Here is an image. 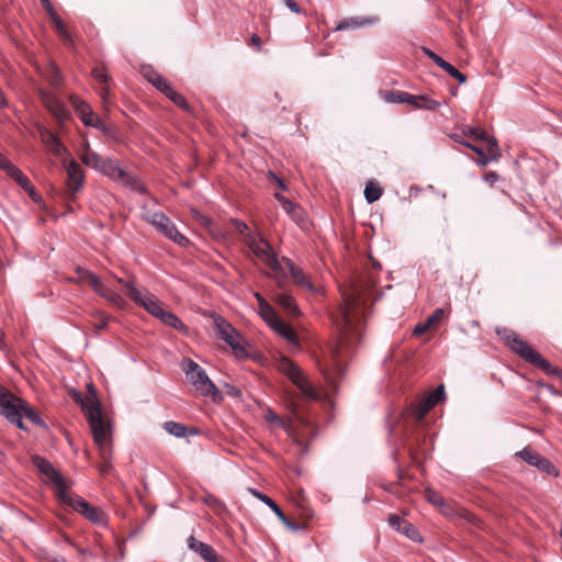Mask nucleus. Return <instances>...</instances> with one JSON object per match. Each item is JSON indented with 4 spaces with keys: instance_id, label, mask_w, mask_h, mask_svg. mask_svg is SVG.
I'll return each mask as SVG.
<instances>
[{
    "instance_id": "53",
    "label": "nucleus",
    "mask_w": 562,
    "mask_h": 562,
    "mask_svg": "<svg viewBox=\"0 0 562 562\" xmlns=\"http://www.w3.org/2000/svg\"><path fill=\"white\" fill-rule=\"evenodd\" d=\"M290 216L292 217V220L299 224L300 226H304V221H305V216L303 214V211L302 209L300 207V211H297L296 213L294 214H290Z\"/></svg>"
},
{
    "instance_id": "19",
    "label": "nucleus",
    "mask_w": 562,
    "mask_h": 562,
    "mask_svg": "<svg viewBox=\"0 0 562 562\" xmlns=\"http://www.w3.org/2000/svg\"><path fill=\"white\" fill-rule=\"evenodd\" d=\"M423 53L429 57L438 67L447 71L453 79L458 80L460 83H464L467 81L465 75H463L459 69H457L453 65L446 61L435 52H432L428 47H423Z\"/></svg>"
},
{
    "instance_id": "1",
    "label": "nucleus",
    "mask_w": 562,
    "mask_h": 562,
    "mask_svg": "<svg viewBox=\"0 0 562 562\" xmlns=\"http://www.w3.org/2000/svg\"><path fill=\"white\" fill-rule=\"evenodd\" d=\"M337 322V337L325 355L326 370L342 374L345 359L361 342L363 311L360 296L356 291L344 294V307Z\"/></svg>"
},
{
    "instance_id": "6",
    "label": "nucleus",
    "mask_w": 562,
    "mask_h": 562,
    "mask_svg": "<svg viewBox=\"0 0 562 562\" xmlns=\"http://www.w3.org/2000/svg\"><path fill=\"white\" fill-rule=\"evenodd\" d=\"M187 379L191 382L196 392L203 396L216 395L217 387L211 381L205 370L191 359H186L182 363Z\"/></svg>"
},
{
    "instance_id": "22",
    "label": "nucleus",
    "mask_w": 562,
    "mask_h": 562,
    "mask_svg": "<svg viewBox=\"0 0 562 562\" xmlns=\"http://www.w3.org/2000/svg\"><path fill=\"white\" fill-rule=\"evenodd\" d=\"M92 289L98 295L109 301L112 305L119 308H124L125 300L123 296L113 291L110 285L103 283L100 279H98L97 285H93Z\"/></svg>"
},
{
    "instance_id": "24",
    "label": "nucleus",
    "mask_w": 562,
    "mask_h": 562,
    "mask_svg": "<svg viewBox=\"0 0 562 562\" xmlns=\"http://www.w3.org/2000/svg\"><path fill=\"white\" fill-rule=\"evenodd\" d=\"M274 302L290 316H299L300 311L294 297L286 291H280L274 295Z\"/></svg>"
},
{
    "instance_id": "46",
    "label": "nucleus",
    "mask_w": 562,
    "mask_h": 562,
    "mask_svg": "<svg viewBox=\"0 0 562 562\" xmlns=\"http://www.w3.org/2000/svg\"><path fill=\"white\" fill-rule=\"evenodd\" d=\"M93 78L101 83H106L110 79V76L106 74L105 68L103 67H95L92 70Z\"/></svg>"
},
{
    "instance_id": "8",
    "label": "nucleus",
    "mask_w": 562,
    "mask_h": 562,
    "mask_svg": "<svg viewBox=\"0 0 562 562\" xmlns=\"http://www.w3.org/2000/svg\"><path fill=\"white\" fill-rule=\"evenodd\" d=\"M280 370L289 378L290 381L300 390L301 395L308 401L316 400L317 393L301 369L290 359L282 358L280 361Z\"/></svg>"
},
{
    "instance_id": "60",
    "label": "nucleus",
    "mask_w": 562,
    "mask_h": 562,
    "mask_svg": "<svg viewBox=\"0 0 562 562\" xmlns=\"http://www.w3.org/2000/svg\"><path fill=\"white\" fill-rule=\"evenodd\" d=\"M492 160H494V159H493V156H491V155H486V154L484 153V156H480V157H479V161H477V162H479V165H480V166L485 167V166H486V165H488V164H490V161H492Z\"/></svg>"
},
{
    "instance_id": "3",
    "label": "nucleus",
    "mask_w": 562,
    "mask_h": 562,
    "mask_svg": "<svg viewBox=\"0 0 562 562\" xmlns=\"http://www.w3.org/2000/svg\"><path fill=\"white\" fill-rule=\"evenodd\" d=\"M245 244L251 252L276 273H283V267L265 237L256 233L245 236Z\"/></svg>"
},
{
    "instance_id": "48",
    "label": "nucleus",
    "mask_w": 562,
    "mask_h": 562,
    "mask_svg": "<svg viewBox=\"0 0 562 562\" xmlns=\"http://www.w3.org/2000/svg\"><path fill=\"white\" fill-rule=\"evenodd\" d=\"M15 167L16 166L0 153V169L4 170L9 176Z\"/></svg>"
},
{
    "instance_id": "33",
    "label": "nucleus",
    "mask_w": 562,
    "mask_h": 562,
    "mask_svg": "<svg viewBox=\"0 0 562 562\" xmlns=\"http://www.w3.org/2000/svg\"><path fill=\"white\" fill-rule=\"evenodd\" d=\"M9 177H11L23 190H25L30 194H35L34 186L18 167H15L12 170Z\"/></svg>"
},
{
    "instance_id": "7",
    "label": "nucleus",
    "mask_w": 562,
    "mask_h": 562,
    "mask_svg": "<svg viewBox=\"0 0 562 562\" xmlns=\"http://www.w3.org/2000/svg\"><path fill=\"white\" fill-rule=\"evenodd\" d=\"M144 220L151 224L166 238L172 240L179 246L189 245V239L178 231L175 223H172V221L162 212H146Z\"/></svg>"
},
{
    "instance_id": "36",
    "label": "nucleus",
    "mask_w": 562,
    "mask_h": 562,
    "mask_svg": "<svg viewBox=\"0 0 562 562\" xmlns=\"http://www.w3.org/2000/svg\"><path fill=\"white\" fill-rule=\"evenodd\" d=\"M50 20L53 21L55 27H56V32L58 33V35L67 43H70L71 42V36L69 34V32L67 31L66 29V25L65 23L63 22V20L60 19V16L57 14L56 10L48 13Z\"/></svg>"
},
{
    "instance_id": "25",
    "label": "nucleus",
    "mask_w": 562,
    "mask_h": 562,
    "mask_svg": "<svg viewBox=\"0 0 562 562\" xmlns=\"http://www.w3.org/2000/svg\"><path fill=\"white\" fill-rule=\"evenodd\" d=\"M265 419L267 423H270L272 425H276L277 427L283 428L291 437L294 438V440L297 442V445H302V441L295 436L294 429L292 428V426L288 422H285L281 417H279L272 409L269 408L267 411V413L265 415Z\"/></svg>"
},
{
    "instance_id": "35",
    "label": "nucleus",
    "mask_w": 562,
    "mask_h": 562,
    "mask_svg": "<svg viewBox=\"0 0 562 562\" xmlns=\"http://www.w3.org/2000/svg\"><path fill=\"white\" fill-rule=\"evenodd\" d=\"M164 94L180 109L184 110L186 112H191V106L187 102L186 98L178 93L171 86L164 92Z\"/></svg>"
},
{
    "instance_id": "43",
    "label": "nucleus",
    "mask_w": 562,
    "mask_h": 562,
    "mask_svg": "<svg viewBox=\"0 0 562 562\" xmlns=\"http://www.w3.org/2000/svg\"><path fill=\"white\" fill-rule=\"evenodd\" d=\"M463 135L471 136L475 140H483L486 138L487 133L479 127L468 126L463 130Z\"/></svg>"
},
{
    "instance_id": "28",
    "label": "nucleus",
    "mask_w": 562,
    "mask_h": 562,
    "mask_svg": "<svg viewBox=\"0 0 562 562\" xmlns=\"http://www.w3.org/2000/svg\"><path fill=\"white\" fill-rule=\"evenodd\" d=\"M99 171L113 179H124L126 177V172L113 159H104Z\"/></svg>"
},
{
    "instance_id": "31",
    "label": "nucleus",
    "mask_w": 562,
    "mask_h": 562,
    "mask_svg": "<svg viewBox=\"0 0 562 562\" xmlns=\"http://www.w3.org/2000/svg\"><path fill=\"white\" fill-rule=\"evenodd\" d=\"M188 548L196 552L203 560L211 555L214 550L212 546L199 541L194 536L188 538Z\"/></svg>"
},
{
    "instance_id": "52",
    "label": "nucleus",
    "mask_w": 562,
    "mask_h": 562,
    "mask_svg": "<svg viewBox=\"0 0 562 562\" xmlns=\"http://www.w3.org/2000/svg\"><path fill=\"white\" fill-rule=\"evenodd\" d=\"M430 327H431V325L427 321H425L424 323L417 324L414 327L413 334L415 336H420V335L425 334Z\"/></svg>"
},
{
    "instance_id": "14",
    "label": "nucleus",
    "mask_w": 562,
    "mask_h": 562,
    "mask_svg": "<svg viewBox=\"0 0 562 562\" xmlns=\"http://www.w3.org/2000/svg\"><path fill=\"white\" fill-rule=\"evenodd\" d=\"M67 172V199L74 201L81 190L85 181L83 170L80 165L71 159L66 166Z\"/></svg>"
},
{
    "instance_id": "44",
    "label": "nucleus",
    "mask_w": 562,
    "mask_h": 562,
    "mask_svg": "<svg viewBox=\"0 0 562 562\" xmlns=\"http://www.w3.org/2000/svg\"><path fill=\"white\" fill-rule=\"evenodd\" d=\"M486 143V150L488 155L493 156V159H497L498 157V145L497 140L494 137L486 135V138L483 139Z\"/></svg>"
},
{
    "instance_id": "54",
    "label": "nucleus",
    "mask_w": 562,
    "mask_h": 562,
    "mask_svg": "<svg viewBox=\"0 0 562 562\" xmlns=\"http://www.w3.org/2000/svg\"><path fill=\"white\" fill-rule=\"evenodd\" d=\"M290 216L292 217V220L299 224L300 226H304V221H305V216L303 214V211L302 209L300 207V211H297L296 213L294 214H290Z\"/></svg>"
},
{
    "instance_id": "21",
    "label": "nucleus",
    "mask_w": 562,
    "mask_h": 562,
    "mask_svg": "<svg viewBox=\"0 0 562 562\" xmlns=\"http://www.w3.org/2000/svg\"><path fill=\"white\" fill-rule=\"evenodd\" d=\"M282 261L285 263L291 277L299 286L310 292L316 291V288L311 282L310 278L304 273V271L301 268L296 267L291 259L283 257Z\"/></svg>"
},
{
    "instance_id": "57",
    "label": "nucleus",
    "mask_w": 562,
    "mask_h": 562,
    "mask_svg": "<svg viewBox=\"0 0 562 562\" xmlns=\"http://www.w3.org/2000/svg\"><path fill=\"white\" fill-rule=\"evenodd\" d=\"M285 5L291 10L293 13L300 12V5L295 0H284Z\"/></svg>"
},
{
    "instance_id": "59",
    "label": "nucleus",
    "mask_w": 562,
    "mask_h": 562,
    "mask_svg": "<svg viewBox=\"0 0 562 562\" xmlns=\"http://www.w3.org/2000/svg\"><path fill=\"white\" fill-rule=\"evenodd\" d=\"M485 181L493 184L498 180V175L494 171H490L485 175Z\"/></svg>"
},
{
    "instance_id": "9",
    "label": "nucleus",
    "mask_w": 562,
    "mask_h": 562,
    "mask_svg": "<svg viewBox=\"0 0 562 562\" xmlns=\"http://www.w3.org/2000/svg\"><path fill=\"white\" fill-rule=\"evenodd\" d=\"M496 334L512 351L518 353L524 360L531 364L540 355L509 328H496Z\"/></svg>"
},
{
    "instance_id": "50",
    "label": "nucleus",
    "mask_w": 562,
    "mask_h": 562,
    "mask_svg": "<svg viewBox=\"0 0 562 562\" xmlns=\"http://www.w3.org/2000/svg\"><path fill=\"white\" fill-rule=\"evenodd\" d=\"M426 496L430 503H432L435 505H443L442 497L440 495H438L436 492H434L432 490H427Z\"/></svg>"
},
{
    "instance_id": "39",
    "label": "nucleus",
    "mask_w": 562,
    "mask_h": 562,
    "mask_svg": "<svg viewBox=\"0 0 562 562\" xmlns=\"http://www.w3.org/2000/svg\"><path fill=\"white\" fill-rule=\"evenodd\" d=\"M22 415L34 425L46 427L40 414L34 411L26 402H22Z\"/></svg>"
},
{
    "instance_id": "15",
    "label": "nucleus",
    "mask_w": 562,
    "mask_h": 562,
    "mask_svg": "<svg viewBox=\"0 0 562 562\" xmlns=\"http://www.w3.org/2000/svg\"><path fill=\"white\" fill-rule=\"evenodd\" d=\"M74 105L76 108V111L80 115L83 125L98 128L104 133L108 132V125L98 114L92 112L90 105L87 102L79 99H75Z\"/></svg>"
},
{
    "instance_id": "32",
    "label": "nucleus",
    "mask_w": 562,
    "mask_h": 562,
    "mask_svg": "<svg viewBox=\"0 0 562 562\" xmlns=\"http://www.w3.org/2000/svg\"><path fill=\"white\" fill-rule=\"evenodd\" d=\"M255 297L258 302V310L260 316L265 319L266 323L270 322L278 313L260 293L256 292Z\"/></svg>"
},
{
    "instance_id": "51",
    "label": "nucleus",
    "mask_w": 562,
    "mask_h": 562,
    "mask_svg": "<svg viewBox=\"0 0 562 562\" xmlns=\"http://www.w3.org/2000/svg\"><path fill=\"white\" fill-rule=\"evenodd\" d=\"M282 209L289 215L300 211V206L296 203L292 202L291 200H284V205L282 206Z\"/></svg>"
},
{
    "instance_id": "42",
    "label": "nucleus",
    "mask_w": 562,
    "mask_h": 562,
    "mask_svg": "<svg viewBox=\"0 0 562 562\" xmlns=\"http://www.w3.org/2000/svg\"><path fill=\"white\" fill-rule=\"evenodd\" d=\"M382 195V189L378 186H373L372 183L367 184L364 189V198L368 203H373L378 201Z\"/></svg>"
},
{
    "instance_id": "34",
    "label": "nucleus",
    "mask_w": 562,
    "mask_h": 562,
    "mask_svg": "<svg viewBox=\"0 0 562 562\" xmlns=\"http://www.w3.org/2000/svg\"><path fill=\"white\" fill-rule=\"evenodd\" d=\"M413 99L414 94L401 90L386 91L383 94V100L387 103H405V101H411Z\"/></svg>"
},
{
    "instance_id": "29",
    "label": "nucleus",
    "mask_w": 562,
    "mask_h": 562,
    "mask_svg": "<svg viewBox=\"0 0 562 562\" xmlns=\"http://www.w3.org/2000/svg\"><path fill=\"white\" fill-rule=\"evenodd\" d=\"M157 318L165 325L170 326L179 331H186L188 328L183 324V322L172 312L162 311L157 316Z\"/></svg>"
},
{
    "instance_id": "37",
    "label": "nucleus",
    "mask_w": 562,
    "mask_h": 562,
    "mask_svg": "<svg viewBox=\"0 0 562 562\" xmlns=\"http://www.w3.org/2000/svg\"><path fill=\"white\" fill-rule=\"evenodd\" d=\"M291 409H292L295 418L300 422L301 426L304 428V430H306L312 438L315 437L316 436L315 425L312 422H310L301 416L299 405L295 403H292Z\"/></svg>"
},
{
    "instance_id": "56",
    "label": "nucleus",
    "mask_w": 562,
    "mask_h": 562,
    "mask_svg": "<svg viewBox=\"0 0 562 562\" xmlns=\"http://www.w3.org/2000/svg\"><path fill=\"white\" fill-rule=\"evenodd\" d=\"M154 87L164 93L166 90H168L170 85L167 82L165 78H161Z\"/></svg>"
},
{
    "instance_id": "2",
    "label": "nucleus",
    "mask_w": 562,
    "mask_h": 562,
    "mask_svg": "<svg viewBox=\"0 0 562 562\" xmlns=\"http://www.w3.org/2000/svg\"><path fill=\"white\" fill-rule=\"evenodd\" d=\"M443 398L445 386L441 384L434 392L413 404L408 412L402 415L404 419L403 445L414 460L418 458L419 446L424 441V437L419 434L415 435V430L419 427L426 414Z\"/></svg>"
},
{
    "instance_id": "11",
    "label": "nucleus",
    "mask_w": 562,
    "mask_h": 562,
    "mask_svg": "<svg viewBox=\"0 0 562 562\" xmlns=\"http://www.w3.org/2000/svg\"><path fill=\"white\" fill-rule=\"evenodd\" d=\"M125 289L130 299L138 306L146 310L151 316L156 317L162 311L160 302L147 290H139L134 282L125 283Z\"/></svg>"
},
{
    "instance_id": "49",
    "label": "nucleus",
    "mask_w": 562,
    "mask_h": 562,
    "mask_svg": "<svg viewBox=\"0 0 562 562\" xmlns=\"http://www.w3.org/2000/svg\"><path fill=\"white\" fill-rule=\"evenodd\" d=\"M233 225L235 229L243 236L245 239V236L250 233L247 224L245 222H241L239 220H234Z\"/></svg>"
},
{
    "instance_id": "27",
    "label": "nucleus",
    "mask_w": 562,
    "mask_h": 562,
    "mask_svg": "<svg viewBox=\"0 0 562 562\" xmlns=\"http://www.w3.org/2000/svg\"><path fill=\"white\" fill-rule=\"evenodd\" d=\"M80 158L86 166L93 168L98 171L100 170L104 161V159L98 153L90 149L89 144H86Z\"/></svg>"
},
{
    "instance_id": "64",
    "label": "nucleus",
    "mask_w": 562,
    "mask_h": 562,
    "mask_svg": "<svg viewBox=\"0 0 562 562\" xmlns=\"http://www.w3.org/2000/svg\"><path fill=\"white\" fill-rule=\"evenodd\" d=\"M205 562H221L218 560V555L215 550L212 551L211 555H207V558L204 559Z\"/></svg>"
},
{
    "instance_id": "61",
    "label": "nucleus",
    "mask_w": 562,
    "mask_h": 562,
    "mask_svg": "<svg viewBox=\"0 0 562 562\" xmlns=\"http://www.w3.org/2000/svg\"><path fill=\"white\" fill-rule=\"evenodd\" d=\"M99 95L104 102H106L110 95V89L108 87H102L99 91Z\"/></svg>"
},
{
    "instance_id": "16",
    "label": "nucleus",
    "mask_w": 562,
    "mask_h": 562,
    "mask_svg": "<svg viewBox=\"0 0 562 562\" xmlns=\"http://www.w3.org/2000/svg\"><path fill=\"white\" fill-rule=\"evenodd\" d=\"M22 400L15 397L10 391L0 386V414L8 420L22 413Z\"/></svg>"
},
{
    "instance_id": "18",
    "label": "nucleus",
    "mask_w": 562,
    "mask_h": 562,
    "mask_svg": "<svg viewBox=\"0 0 562 562\" xmlns=\"http://www.w3.org/2000/svg\"><path fill=\"white\" fill-rule=\"evenodd\" d=\"M249 492L260 499L263 504H266L276 515L277 517L291 530H299L300 526L296 522L291 521L282 509L278 506V504L270 498L268 495L261 493L260 491L250 487Z\"/></svg>"
},
{
    "instance_id": "47",
    "label": "nucleus",
    "mask_w": 562,
    "mask_h": 562,
    "mask_svg": "<svg viewBox=\"0 0 562 562\" xmlns=\"http://www.w3.org/2000/svg\"><path fill=\"white\" fill-rule=\"evenodd\" d=\"M445 315V312L442 308H436L431 315H429L426 321L434 326L435 324L439 323Z\"/></svg>"
},
{
    "instance_id": "23",
    "label": "nucleus",
    "mask_w": 562,
    "mask_h": 562,
    "mask_svg": "<svg viewBox=\"0 0 562 562\" xmlns=\"http://www.w3.org/2000/svg\"><path fill=\"white\" fill-rule=\"evenodd\" d=\"M379 22L378 16H353L349 19H345L338 23V25L335 27V31H344L349 29H360L368 25H373Z\"/></svg>"
},
{
    "instance_id": "4",
    "label": "nucleus",
    "mask_w": 562,
    "mask_h": 562,
    "mask_svg": "<svg viewBox=\"0 0 562 562\" xmlns=\"http://www.w3.org/2000/svg\"><path fill=\"white\" fill-rule=\"evenodd\" d=\"M33 465L43 476L46 483H50L55 486V494L59 502L66 499V496L69 494L70 485L65 480V477L54 468V465L47 461L46 459L34 456L32 458Z\"/></svg>"
},
{
    "instance_id": "12",
    "label": "nucleus",
    "mask_w": 562,
    "mask_h": 562,
    "mask_svg": "<svg viewBox=\"0 0 562 562\" xmlns=\"http://www.w3.org/2000/svg\"><path fill=\"white\" fill-rule=\"evenodd\" d=\"M516 456L529 465L536 467L543 473L554 477L559 476V470L552 464V462L529 447H525L520 451L516 452Z\"/></svg>"
},
{
    "instance_id": "5",
    "label": "nucleus",
    "mask_w": 562,
    "mask_h": 562,
    "mask_svg": "<svg viewBox=\"0 0 562 562\" xmlns=\"http://www.w3.org/2000/svg\"><path fill=\"white\" fill-rule=\"evenodd\" d=\"M86 417L93 441L99 447L102 459H105L109 454L110 426L103 420L100 407H90Z\"/></svg>"
},
{
    "instance_id": "17",
    "label": "nucleus",
    "mask_w": 562,
    "mask_h": 562,
    "mask_svg": "<svg viewBox=\"0 0 562 562\" xmlns=\"http://www.w3.org/2000/svg\"><path fill=\"white\" fill-rule=\"evenodd\" d=\"M387 521L393 529L406 536L409 540L416 542H420L423 540L417 528L412 522L407 521L401 516L392 514L390 515Z\"/></svg>"
},
{
    "instance_id": "40",
    "label": "nucleus",
    "mask_w": 562,
    "mask_h": 562,
    "mask_svg": "<svg viewBox=\"0 0 562 562\" xmlns=\"http://www.w3.org/2000/svg\"><path fill=\"white\" fill-rule=\"evenodd\" d=\"M440 105L441 103L439 101L434 100L426 94H419V103L415 104V109L436 111Z\"/></svg>"
},
{
    "instance_id": "13",
    "label": "nucleus",
    "mask_w": 562,
    "mask_h": 562,
    "mask_svg": "<svg viewBox=\"0 0 562 562\" xmlns=\"http://www.w3.org/2000/svg\"><path fill=\"white\" fill-rule=\"evenodd\" d=\"M215 325L222 339L234 350L236 356H245L246 349L240 344V336L237 330L224 318H215Z\"/></svg>"
},
{
    "instance_id": "38",
    "label": "nucleus",
    "mask_w": 562,
    "mask_h": 562,
    "mask_svg": "<svg viewBox=\"0 0 562 562\" xmlns=\"http://www.w3.org/2000/svg\"><path fill=\"white\" fill-rule=\"evenodd\" d=\"M162 428L165 431L177 438H182L187 434V427L183 424L172 420L165 422L162 424Z\"/></svg>"
},
{
    "instance_id": "41",
    "label": "nucleus",
    "mask_w": 562,
    "mask_h": 562,
    "mask_svg": "<svg viewBox=\"0 0 562 562\" xmlns=\"http://www.w3.org/2000/svg\"><path fill=\"white\" fill-rule=\"evenodd\" d=\"M140 74L153 86H155L161 78H164L149 65L142 66Z\"/></svg>"
},
{
    "instance_id": "30",
    "label": "nucleus",
    "mask_w": 562,
    "mask_h": 562,
    "mask_svg": "<svg viewBox=\"0 0 562 562\" xmlns=\"http://www.w3.org/2000/svg\"><path fill=\"white\" fill-rule=\"evenodd\" d=\"M76 277L69 278L70 282H76L80 284H89L91 288L93 285H97L98 276L87 269L83 268H77L76 269Z\"/></svg>"
},
{
    "instance_id": "55",
    "label": "nucleus",
    "mask_w": 562,
    "mask_h": 562,
    "mask_svg": "<svg viewBox=\"0 0 562 562\" xmlns=\"http://www.w3.org/2000/svg\"><path fill=\"white\" fill-rule=\"evenodd\" d=\"M249 46L256 47L257 50L261 49V40L258 34L254 33L248 43Z\"/></svg>"
},
{
    "instance_id": "58",
    "label": "nucleus",
    "mask_w": 562,
    "mask_h": 562,
    "mask_svg": "<svg viewBox=\"0 0 562 562\" xmlns=\"http://www.w3.org/2000/svg\"><path fill=\"white\" fill-rule=\"evenodd\" d=\"M22 413H20L16 415V417H12V419H9V422L14 424L20 429H25V426L22 422Z\"/></svg>"
},
{
    "instance_id": "45",
    "label": "nucleus",
    "mask_w": 562,
    "mask_h": 562,
    "mask_svg": "<svg viewBox=\"0 0 562 562\" xmlns=\"http://www.w3.org/2000/svg\"><path fill=\"white\" fill-rule=\"evenodd\" d=\"M49 137H50L52 150L54 151L55 155L61 156L63 154H65L67 151V148L59 142V139L55 135L49 134Z\"/></svg>"
},
{
    "instance_id": "62",
    "label": "nucleus",
    "mask_w": 562,
    "mask_h": 562,
    "mask_svg": "<svg viewBox=\"0 0 562 562\" xmlns=\"http://www.w3.org/2000/svg\"><path fill=\"white\" fill-rule=\"evenodd\" d=\"M42 5L44 7L45 11L48 13L55 11L53 4L50 3L49 0H40Z\"/></svg>"
},
{
    "instance_id": "10",
    "label": "nucleus",
    "mask_w": 562,
    "mask_h": 562,
    "mask_svg": "<svg viewBox=\"0 0 562 562\" xmlns=\"http://www.w3.org/2000/svg\"><path fill=\"white\" fill-rule=\"evenodd\" d=\"M82 515L87 520L95 525H105L106 516L98 507L92 506L79 495L68 494L66 499L60 502Z\"/></svg>"
},
{
    "instance_id": "20",
    "label": "nucleus",
    "mask_w": 562,
    "mask_h": 562,
    "mask_svg": "<svg viewBox=\"0 0 562 562\" xmlns=\"http://www.w3.org/2000/svg\"><path fill=\"white\" fill-rule=\"evenodd\" d=\"M267 324L286 341L294 346H299V338L296 333L292 326L283 322L278 314L270 322H267Z\"/></svg>"
},
{
    "instance_id": "63",
    "label": "nucleus",
    "mask_w": 562,
    "mask_h": 562,
    "mask_svg": "<svg viewBox=\"0 0 562 562\" xmlns=\"http://www.w3.org/2000/svg\"><path fill=\"white\" fill-rule=\"evenodd\" d=\"M109 317H103L98 324H95L97 330H103L108 326Z\"/></svg>"
},
{
    "instance_id": "26",
    "label": "nucleus",
    "mask_w": 562,
    "mask_h": 562,
    "mask_svg": "<svg viewBox=\"0 0 562 562\" xmlns=\"http://www.w3.org/2000/svg\"><path fill=\"white\" fill-rule=\"evenodd\" d=\"M72 400L80 404L82 412L87 416V412L90 407H100L99 401L95 393L92 392L90 396H83L79 391L72 390L70 392Z\"/></svg>"
}]
</instances>
